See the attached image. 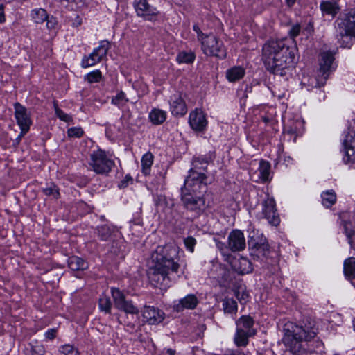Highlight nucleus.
I'll list each match as a JSON object with an SVG mask.
<instances>
[{
    "mask_svg": "<svg viewBox=\"0 0 355 355\" xmlns=\"http://www.w3.org/2000/svg\"><path fill=\"white\" fill-rule=\"evenodd\" d=\"M296 48L289 46L285 40H270L262 47V60L271 73L281 76L286 69L294 67Z\"/></svg>",
    "mask_w": 355,
    "mask_h": 355,
    "instance_id": "f257e3e1",
    "label": "nucleus"
},
{
    "mask_svg": "<svg viewBox=\"0 0 355 355\" xmlns=\"http://www.w3.org/2000/svg\"><path fill=\"white\" fill-rule=\"evenodd\" d=\"M316 329L309 325L304 326L291 324L286 325L284 328V334L282 342L292 354L313 353L315 348L322 346V343L319 340H314L316 337Z\"/></svg>",
    "mask_w": 355,
    "mask_h": 355,
    "instance_id": "f03ea898",
    "label": "nucleus"
},
{
    "mask_svg": "<svg viewBox=\"0 0 355 355\" xmlns=\"http://www.w3.org/2000/svg\"><path fill=\"white\" fill-rule=\"evenodd\" d=\"M207 177L205 173H198L194 171H189V175L181 187L182 193H190L191 195L207 198Z\"/></svg>",
    "mask_w": 355,
    "mask_h": 355,
    "instance_id": "7ed1b4c3",
    "label": "nucleus"
},
{
    "mask_svg": "<svg viewBox=\"0 0 355 355\" xmlns=\"http://www.w3.org/2000/svg\"><path fill=\"white\" fill-rule=\"evenodd\" d=\"M178 254V248L174 244L168 243L164 246H158L155 263L170 268L172 272H177L180 268V264L175 261Z\"/></svg>",
    "mask_w": 355,
    "mask_h": 355,
    "instance_id": "20e7f679",
    "label": "nucleus"
},
{
    "mask_svg": "<svg viewBox=\"0 0 355 355\" xmlns=\"http://www.w3.org/2000/svg\"><path fill=\"white\" fill-rule=\"evenodd\" d=\"M181 202L184 208L193 217L200 216L209 206L207 198L191 195L190 193L181 192Z\"/></svg>",
    "mask_w": 355,
    "mask_h": 355,
    "instance_id": "39448f33",
    "label": "nucleus"
},
{
    "mask_svg": "<svg viewBox=\"0 0 355 355\" xmlns=\"http://www.w3.org/2000/svg\"><path fill=\"white\" fill-rule=\"evenodd\" d=\"M171 272L170 268H166L155 263L148 271V279L153 286L166 289L169 286L171 282L169 277Z\"/></svg>",
    "mask_w": 355,
    "mask_h": 355,
    "instance_id": "423d86ee",
    "label": "nucleus"
},
{
    "mask_svg": "<svg viewBox=\"0 0 355 355\" xmlns=\"http://www.w3.org/2000/svg\"><path fill=\"white\" fill-rule=\"evenodd\" d=\"M334 57L332 53L329 51H324L320 53V70L318 76L321 77L320 80L315 78L311 79V85L313 86V83L315 84V87L323 86L325 83L326 80L328 78L329 73L334 70L333 62Z\"/></svg>",
    "mask_w": 355,
    "mask_h": 355,
    "instance_id": "0eeeda50",
    "label": "nucleus"
},
{
    "mask_svg": "<svg viewBox=\"0 0 355 355\" xmlns=\"http://www.w3.org/2000/svg\"><path fill=\"white\" fill-rule=\"evenodd\" d=\"M200 42L202 49L206 55L220 59L226 57V51L223 42L218 40L214 34H208Z\"/></svg>",
    "mask_w": 355,
    "mask_h": 355,
    "instance_id": "6e6552de",
    "label": "nucleus"
},
{
    "mask_svg": "<svg viewBox=\"0 0 355 355\" xmlns=\"http://www.w3.org/2000/svg\"><path fill=\"white\" fill-rule=\"evenodd\" d=\"M89 165L96 173L107 174L114 166V162L107 157L105 151L99 149L91 154Z\"/></svg>",
    "mask_w": 355,
    "mask_h": 355,
    "instance_id": "1a4fd4ad",
    "label": "nucleus"
},
{
    "mask_svg": "<svg viewBox=\"0 0 355 355\" xmlns=\"http://www.w3.org/2000/svg\"><path fill=\"white\" fill-rule=\"evenodd\" d=\"M336 22L340 36H355V8L340 16Z\"/></svg>",
    "mask_w": 355,
    "mask_h": 355,
    "instance_id": "9d476101",
    "label": "nucleus"
},
{
    "mask_svg": "<svg viewBox=\"0 0 355 355\" xmlns=\"http://www.w3.org/2000/svg\"><path fill=\"white\" fill-rule=\"evenodd\" d=\"M112 294L116 308L126 313L138 315L139 309L132 301L127 300L125 295L119 288H112Z\"/></svg>",
    "mask_w": 355,
    "mask_h": 355,
    "instance_id": "9b49d317",
    "label": "nucleus"
},
{
    "mask_svg": "<svg viewBox=\"0 0 355 355\" xmlns=\"http://www.w3.org/2000/svg\"><path fill=\"white\" fill-rule=\"evenodd\" d=\"M14 107L15 119L21 129V133L19 135L21 137L28 132L30 126L32 124V121L30 113L24 106L21 105L19 103H15Z\"/></svg>",
    "mask_w": 355,
    "mask_h": 355,
    "instance_id": "f8f14e48",
    "label": "nucleus"
},
{
    "mask_svg": "<svg viewBox=\"0 0 355 355\" xmlns=\"http://www.w3.org/2000/svg\"><path fill=\"white\" fill-rule=\"evenodd\" d=\"M137 15L152 21L157 15L156 8L150 6L147 0H135L133 3Z\"/></svg>",
    "mask_w": 355,
    "mask_h": 355,
    "instance_id": "ddd939ff",
    "label": "nucleus"
},
{
    "mask_svg": "<svg viewBox=\"0 0 355 355\" xmlns=\"http://www.w3.org/2000/svg\"><path fill=\"white\" fill-rule=\"evenodd\" d=\"M245 239L243 233L239 230H232L228 235L227 248L233 252H240L245 248Z\"/></svg>",
    "mask_w": 355,
    "mask_h": 355,
    "instance_id": "4468645a",
    "label": "nucleus"
},
{
    "mask_svg": "<svg viewBox=\"0 0 355 355\" xmlns=\"http://www.w3.org/2000/svg\"><path fill=\"white\" fill-rule=\"evenodd\" d=\"M340 217L349 243L352 246L353 243H355V214L342 213Z\"/></svg>",
    "mask_w": 355,
    "mask_h": 355,
    "instance_id": "2eb2a0df",
    "label": "nucleus"
},
{
    "mask_svg": "<svg viewBox=\"0 0 355 355\" xmlns=\"http://www.w3.org/2000/svg\"><path fill=\"white\" fill-rule=\"evenodd\" d=\"M263 214L268 221L272 225L277 226L279 223V218L277 214L275 202L273 198H268L263 203Z\"/></svg>",
    "mask_w": 355,
    "mask_h": 355,
    "instance_id": "dca6fc26",
    "label": "nucleus"
},
{
    "mask_svg": "<svg viewBox=\"0 0 355 355\" xmlns=\"http://www.w3.org/2000/svg\"><path fill=\"white\" fill-rule=\"evenodd\" d=\"M170 107L171 114L174 116H184L187 112V108L182 94L175 93L171 96Z\"/></svg>",
    "mask_w": 355,
    "mask_h": 355,
    "instance_id": "f3484780",
    "label": "nucleus"
},
{
    "mask_svg": "<svg viewBox=\"0 0 355 355\" xmlns=\"http://www.w3.org/2000/svg\"><path fill=\"white\" fill-rule=\"evenodd\" d=\"M145 322L150 324H158L164 320V313L154 306H146L142 311Z\"/></svg>",
    "mask_w": 355,
    "mask_h": 355,
    "instance_id": "a211bd4d",
    "label": "nucleus"
},
{
    "mask_svg": "<svg viewBox=\"0 0 355 355\" xmlns=\"http://www.w3.org/2000/svg\"><path fill=\"white\" fill-rule=\"evenodd\" d=\"M189 122L192 129L196 131L203 130L207 124L205 114L198 109L190 113Z\"/></svg>",
    "mask_w": 355,
    "mask_h": 355,
    "instance_id": "6ab92c4d",
    "label": "nucleus"
},
{
    "mask_svg": "<svg viewBox=\"0 0 355 355\" xmlns=\"http://www.w3.org/2000/svg\"><path fill=\"white\" fill-rule=\"evenodd\" d=\"M198 304V300L195 295L189 294L179 300L178 303L174 306L178 311H182L184 309H193Z\"/></svg>",
    "mask_w": 355,
    "mask_h": 355,
    "instance_id": "aec40b11",
    "label": "nucleus"
},
{
    "mask_svg": "<svg viewBox=\"0 0 355 355\" xmlns=\"http://www.w3.org/2000/svg\"><path fill=\"white\" fill-rule=\"evenodd\" d=\"M248 244L250 250L262 245H267L268 243L263 234L253 228L249 232Z\"/></svg>",
    "mask_w": 355,
    "mask_h": 355,
    "instance_id": "412c9836",
    "label": "nucleus"
},
{
    "mask_svg": "<svg viewBox=\"0 0 355 355\" xmlns=\"http://www.w3.org/2000/svg\"><path fill=\"white\" fill-rule=\"evenodd\" d=\"M248 244L250 250L262 245H267L268 243L263 234L253 228L249 232Z\"/></svg>",
    "mask_w": 355,
    "mask_h": 355,
    "instance_id": "4be33fe9",
    "label": "nucleus"
},
{
    "mask_svg": "<svg viewBox=\"0 0 355 355\" xmlns=\"http://www.w3.org/2000/svg\"><path fill=\"white\" fill-rule=\"evenodd\" d=\"M320 8L323 16L329 15L331 18L335 17L340 10L338 3L335 1H322Z\"/></svg>",
    "mask_w": 355,
    "mask_h": 355,
    "instance_id": "5701e85b",
    "label": "nucleus"
},
{
    "mask_svg": "<svg viewBox=\"0 0 355 355\" xmlns=\"http://www.w3.org/2000/svg\"><path fill=\"white\" fill-rule=\"evenodd\" d=\"M235 270L241 275L250 273L252 271L251 262L246 258L241 257L233 263Z\"/></svg>",
    "mask_w": 355,
    "mask_h": 355,
    "instance_id": "b1692460",
    "label": "nucleus"
},
{
    "mask_svg": "<svg viewBox=\"0 0 355 355\" xmlns=\"http://www.w3.org/2000/svg\"><path fill=\"white\" fill-rule=\"evenodd\" d=\"M250 254L254 260L263 261L269 255L270 250L269 244L262 245L257 248L250 249Z\"/></svg>",
    "mask_w": 355,
    "mask_h": 355,
    "instance_id": "393cba45",
    "label": "nucleus"
},
{
    "mask_svg": "<svg viewBox=\"0 0 355 355\" xmlns=\"http://www.w3.org/2000/svg\"><path fill=\"white\" fill-rule=\"evenodd\" d=\"M256 334V330H250L244 332L243 330H236L234 336V343L238 347H245L248 344L249 337Z\"/></svg>",
    "mask_w": 355,
    "mask_h": 355,
    "instance_id": "a878e982",
    "label": "nucleus"
},
{
    "mask_svg": "<svg viewBox=\"0 0 355 355\" xmlns=\"http://www.w3.org/2000/svg\"><path fill=\"white\" fill-rule=\"evenodd\" d=\"M254 320L250 315H243L236 321V330H243L244 332L255 330L253 328Z\"/></svg>",
    "mask_w": 355,
    "mask_h": 355,
    "instance_id": "bb28decb",
    "label": "nucleus"
},
{
    "mask_svg": "<svg viewBox=\"0 0 355 355\" xmlns=\"http://www.w3.org/2000/svg\"><path fill=\"white\" fill-rule=\"evenodd\" d=\"M245 71L244 68L240 66L233 67L226 71V78L229 82H236L245 76Z\"/></svg>",
    "mask_w": 355,
    "mask_h": 355,
    "instance_id": "cd10ccee",
    "label": "nucleus"
},
{
    "mask_svg": "<svg viewBox=\"0 0 355 355\" xmlns=\"http://www.w3.org/2000/svg\"><path fill=\"white\" fill-rule=\"evenodd\" d=\"M69 268L74 271L84 270L88 268V263L82 258L72 256L67 261Z\"/></svg>",
    "mask_w": 355,
    "mask_h": 355,
    "instance_id": "c85d7f7f",
    "label": "nucleus"
},
{
    "mask_svg": "<svg viewBox=\"0 0 355 355\" xmlns=\"http://www.w3.org/2000/svg\"><path fill=\"white\" fill-rule=\"evenodd\" d=\"M209 159L207 157H194L193 159L191 168L189 171H194L198 173H205L204 171L207 169Z\"/></svg>",
    "mask_w": 355,
    "mask_h": 355,
    "instance_id": "c756f323",
    "label": "nucleus"
},
{
    "mask_svg": "<svg viewBox=\"0 0 355 355\" xmlns=\"http://www.w3.org/2000/svg\"><path fill=\"white\" fill-rule=\"evenodd\" d=\"M166 118V113L160 109H153L149 114L150 121L154 125H159L163 123Z\"/></svg>",
    "mask_w": 355,
    "mask_h": 355,
    "instance_id": "7c9ffc66",
    "label": "nucleus"
},
{
    "mask_svg": "<svg viewBox=\"0 0 355 355\" xmlns=\"http://www.w3.org/2000/svg\"><path fill=\"white\" fill-rule=\"evenodd\" d=\"M344 273L349 279L355 278V258L349 257L344 262Z\"/></svg>",
    "mask_w": 355,
    "mask_h": 355,
    "instance_id": "2f4dec72",
    "label": "nucleus"
},
{
    "mask_svg": "<svg viewBox=\"0 0 355 355\" xmlns=\"http://www.w3.org/2000/svg\"><path fill=\"white\" fill-rule=\"evenodd\" d=\"M321 197L322 205L327 208L331 207L336 202V195L333 190L323 192Z\"/></svg>",
    "mask_w": 355,
    "mask_h": 355,
    "instance_id": "473e14b6",
    "label": "nucleus"
},
{
    "mask_svg": "<svg viewBox=\"0 0 355 355\" xmlns=\"http://www.w3.org/2000/svg\"><path fill=\"white\" fill-rule=\"evenodd\" d=\"M153 163V155L148 152L144 155L141 159L142 172L145 175H149L151 166Z\"/></svg>",
    "mask_w": 355,
    "mask_h": 355,
    "instance_id": "72a5a7b5",
    "label": "nucleus"
},
{
    "mask_svg": "<svg viewBox=\"0 0 355 355\" xmlns=\"http://www.w3.org/2000/svg\"><path fill=\"white\" fill-rule=\"evenodd\" d=\"M223 309L225 313L236 314L238 309L237 303L232 298L225 297L223 301Z\"/></svg>",
    "mask_w": 355,
    "mask_h": 355,
    "instance_id": "f704fd0d",
    "label": "nucleus"
},
{
    "mask_svg": "<svg viewBox=\"0 0 355 355\" xmlns=\"http://www.w3.org/2000/svg\"><path fill=\"white\" fill-rule=\"evenodd\" d=\"M115 230V227H110L107 225L100 226L97 229L98 236L103 241L108 240Z\"/></svg>",
    "mask_w": 355,
    "mask_h": 355,
    "instance_id": "c9c22d12",
    "label": "nucleus"
},
{
    "mask_svg": "<svg viewBox=\"0 0 355 355\" xmlns=\"http://www.w3.org/2000/svg\"><path fill=\"white\" fill-rule=\"evenodd\" d=\"M31 16L36 24H42L47 19L48 14L44 9L36 8L31 11Z\"/></svg>",
    "mask_w": 355,
    "mask_h": 355,
    "instance_id": "e433bc0d",
    "label": "nucleus"
},
{
    "mask_svg": "<svg viewBox=\"0 0 355 355\" xmlns=\"http://www.w3.org/2000/svg\"><path fill=\"white\" fill-rule=\"evenodd\" d=\"M259 175L262 181L266 182L269 180L270 164L265 160H261L259 163Z\"/></svg>",
    "mask_w": 355,
    "mask_h": 355,
    "instance_id": "4c0bfd02",
    "label": "nucleus"
},
{
    "mask_svg": "<svg viewBox=\"0 0 355 355\" xmlns=\"http://www.w3.org/2000/svg\"><path fill=\"white\" fill-rule=\"evenodd\" d=\"M101 60L99 58L98 54H96L94 51L92 53L89 55L87 57H85L82 60L81 65L84 68H87L89 67H92L95 65L96 63L100 62Z\"/></svg>",
    "mask_w": 355,
    "mask_h": 355,
    "instance_id": "58836bf2",
    "label": "nucleus"
},
{
    "mask_svg": "<svg viewBox=\"0 0 355 355\" xmlns=\"http://www.w3.org/2000/svg\"><path fill=\"white\" fill-rule=\"evenodd\" d=\"M110 48V43L107 40H103L100 42L98 47L94 49V51L98 54L101 60L106 56Z\"/></svg>",
    "mask_w": 355,
    "mask_h": 355,
    "instance_id": "ea45409f",
    "label": "nucleus"
},
{
    "mask_svg": "<svg viewBox=\"0 0 355 355\" xmlns=\"http://www.w3.org/2000/svg\"><path fill=\"white\" fill-rule=\"evenodd\" d=\"M195 54L194 53L189 51H181L177 55V61L179 63H186L190 64L192 63L195 60Z\"/></svg>",
    "mask_w": 355,
    "mask_h": 355,
    "instance_id": "a19ab883",
    "label": "nucleus"
},
{
    "mask_svg": "<svg viewBox=\"0 0 355 355\" xmlns=\"http://www.w3.org/2000/svg\"><path fill=\"white\" fill-rule=\"evenodd\" d=\"M128 102L125 94L121 91L115 96H113L111 101L112 104L116 105L119 107H123Z\"/></svg>",
    "mask_w": 355,
    "mask_h": 355,
    "instance_id": "79ce46f5",
    "label": "nucleus"
},
{
    "mask_svg": "<svg viewBox=\"0 0 355 355\" xmlns=\"http://www.w3.org/2000/svg\"><path fill=\"white\" fill-rule=\"evenodd\" d=\"M42 192L47 196H51L54 199H58L60 197V192L58 187L53 183H51L46 188L42 189Z\"/></svg>",
    "mask_w": 355,
    "mask_h": 355,
    "instance_id": "37998d69",
    "label": "nucleus"
},
{
    "mask_svg": "<svg viewBox=\"0 0 355 355\" xmlns=\"http://www.w3.org/2000/svg\"><path fill=\"white\" fill-rule=\"evenodd\" d=\"M345 157L343 161L345 164L355 163V147H344Z\"/></svg>",
    "mask_w": 355,
    "mask_h": 355,
    "instance_id": "c03bdc74",
    "label": "nucleus"
},
{
    "mask_svg": "<svg viewBox=\"0 0 355 355\" xmlns=\"http://www.w3.org/2000/svg\"><path fill=\"white\" fill-rule=\"evenodd\" d=\"M99 308L105 313H110L112 307V303L110 298L107 296H102L98 301Z\"/></svg>",
    "mask_w": 355,
    "mask_h": 355,
    "instance_id": "a18cd8bd",
    "label": "nucleus"
},
{
    "mask_svg": "<svg viewBox=\"0 0 355 355\" xmlns=\"http://www.w3.org/2000/svg\"><path fill=\"white\" fill-rule=\"evenodd\" d=\"M234 295L241 304H245L249 297L248 292L242 288H238L234 291Z\"/></svg>",
    "mask_w": 355,
    "mask_h": 355,
    "instance_id": "49530a36",
    "label": "nucleus"
},
{
    "mask_svg": "<svg viewBox=\"0 0 355 355\" xmlns=\"http://www.w3.org/2000/svg\"><path fill=\"white\" fill-rule=\"evenodd\" d=\"M343 147H355V132L352 130L348 131L343 140Z\"/></svg>",
    "mask_w": 355,
    "mask_h": 355,
    "instance_id": "de8ad7c7",
    "label": "nucleus"
},
{
    "mask_svg": "<svg viewBox=\"0 0 355 355\" xmlns=\"http://www.w3.org/2000/svg\"><path fill=\"white\" fill-rule=\"evenodd\" d=\"M101 72L100 70H95L89 73H88L85 79L88 81L89 83H98L101 79Z\"/></svg>",
    "mask_w": 355,
    "mask_h": 355,
    "instance_id": "09e8293b",
    "label": "nucleus"
},
{
    "mask_svg": "<svg viewBox=\"0 0 355 355\" xmlns=\"http://www.w3.org/2000/svg\"><path fill=\"white\" fill-rule=\"evenodd\" d=\"M54 108L56 116L65 122H69L72 120L71 116L65 114L61 109H60L57 103H54Z\"/></svg>",
    "mask_w": 355,
    "mask_h": 355,
    "instance_id": "8fccbe9b",
    "label": "nucleus"
},
{
    "mask_svg": "<svg viewBox=\"0 0 355 355\" xmlns=\"http://www.w3.org/2000/svg\"><path fill=\"white\" fill-rule=\"evenodd\" d=\"M84 134V131L80 127H73L68 129L67 135L69 137L80 138Z\"/></svg>",
    "mask_w": 355,
    "mask_h": 355,
    "instance_id": "3c124183",
    "label": "nucleus"
},
{
    "mask_svg": "<svg viewBox=\"0 0 355 355\" xmlns=\"http://www.w3.org/2000/svg\"><path fill=\"white\" fill-rule=\"evenodd\" d=\"M60 352L64 355H79L78 349L70 345H65L62 346Z\"/></svg>",
    "mask_w": 355,
    "mask_h": 355,
    "instance_id": "603ef678",
    "label": "nucleus"
},
{
    "mask_svg": "<svg viewBox=\"0 0 355 355\" xmlns=\"http://www.w3.org/2000/svg\"><path fill=\"white\" fill-rule=\"evenodd\" d=\"M184 243L188 250L193 252L196 243V239L192 236H188L184 239Z\"/></svg>",
    "mask_w": 355,
    "mask_h": 355,
    "instance_id": "864d4df0",
    "label": "nucleus"
},
{
    "mask_svg": "<svg viewBox=\"0 0 355 355\" xmlns=\"http://www.w3.org/2000/svg\"><path fill=\"white\" fill-rule=\"evenodd\" d=\"M46 21V27L49 30H55L58 25V21L53 16H47V19L45 20Z\"/></svg>",
    "mask_w": 355,
    "mask_h": 355,
    "instance_id": "5fc2aeb1",
    "label": "nucleus"
},
{
    "mask_svg": "<svg viewBox=\"0 0 355 355\" xmlns=\"http://www.w3.org/2000/svg\"><path fill=\"white\" fill-rule=\"evenodd\" d=\"M301 27L298 24H296L292 26L289 31V35L292 37L297 36L300 33Z\"/></svg>",
    "mask_w": 355,
    "mask_h": 355,
    "instance_id": "6e6d98bb",
    "label": "nucleus"
},
{
    "mask_svg": "<svg viewBox=\"0 0 355 355\" xmlns=\"http://www.w3.org/2000/svg\"><path fill=\"white\" fill-rule=\"evenodd\" d=\"M193 31L197 33L198 35V40L201 42L204 40V38L207 35L206 34H204L200 28H199V26L197 25V24H195L193 26Z\"/></svg>",
    "mask_w": 355,
    "mask_h": 355,
    "instance_id": "4d7b16f0",
    "label": "nucleus"
},
{
    "mask_svg": "<svg viewBox=\"0 0 355 355\" xmlns=\"http://www.w3.org/2000/svg\"><path fill=\"white\" fill-rule=\"evenodd\" d=\"M57 331L55 329H50L45 333V337L47 339L53 340L56 336Z\"/></svg>",
    "mask_w": 355,
    "mask_h": 355,
    "instance_id": "13d9d810",
    "label": "nucleus"
},
{
    "mask_svg": "<svg viewBox=\"0 0 355 355\" xmlns=\"http://www.w3.org/2000/svg\"><path fill=\"white\" fill-rule=\"evenodd\" d=\"M32 355H44V350L42 346L32 347Z\"/></svg>",
    "mask_w": 355,
    "mask_h": 355,
    "instance_id": "bf43d9fd",
    "label": "nucleus"
},
{
    "mask_svg": "<svg viewBox=\"0 0 355 355\" xmlns=\"http://www.w3.org/2000/svg\"><path fill=\"white\" fill-rule=\"evenodd\" d=\"M5 17H4V12H3V6L0 5V23L4 21Z\"/></svg>",
    "mask_w": 355,
    "mask_h": 355,
    "instance_id": "052dcab7",
    "label": "nucleus"
},
{
    "mask_svg": "<svg viewBox=\"0 0 355 355\" xmlns=\"http://www.w3.org/2000/svg\"><path fill=\"white\" fill-rule=\"evenodd\" d=\"M138 320V317L137 316L136 317V319L135 320V321L133 322H125V323L126 324V325L128 327H130L131 329H134L135 327V323Z\"/></svg>",
    "mask_w": 355,
    "mask_h": 355,
    "instance_id": "680f3d73",
    "label": "nucleus"
},
{
    "mask_svg": "<svg viewBox=\"0 0 355 355\" xmlns=\"http://www.w3.org/2000/svg\"><path fill=\"white\" fill-rule=\"evenodd\" d=\"M226 355H245L244 353L239 351L230 352Z\"/></svg>",
    "mask_w": 355,
    "mask_h": 355,
    "instance_id": "e2e57ef3",
    "label": "nucleus"
},
{
    "mask_svg": "<svg viewBox=\"0 0 355 355\" xmlns=\"http://www.w3.org/2000/svg\"><path fill=\"white\" fill-rule=\"evenodd\" d=\"M286 3L289 7H291L293 6L296 0H286Z\"/></svg>",
    "mask_w": 355,
    "mask_h": 355,
    "instance_id": "0e129e2a",
    "label": "nucleus"
},
{
    "mask_svg": "<svg viewBox=\"0 0 355 355\" xmlns=\"http://www.w3.org/2000/svg\"><path fill=\"white\" fill-rule=\"evenodd\" d=\"M166 353L168 354V355H175V351L174 349H168L166 350Z\"/></svg>",
    "mask_w": 355,
    "mask_h": 355,
    "instance_id": "69168bd1",
    "label": "nucleus"
},
{
    "mask_svg": "<svg viewBox=\"0 0 355 355\" xmlns=\"http://www.w3.org/2000/svg\"><path fill=\"white\" fill-rule=\"evenodd\" d=\"M121 187H126L125 183L124 182H121Z\"/></svg>",
    "mask_w": 355,
    "mask_h": 355,
    "instance_id": "338daca9",
    "label": "nucleus"
},
{
    "mask_svg": "<svg viewBox=\"0 0 355 355\" xmlns=\"http://www.w3.org/2000/svg\"><path fill=\"white\" fill-rule=\"evenodd\" d=\"M302 85H306V83L304 82V80H302Z\"/></svg>",
    "mask_w": 355,
    "mask_h": 355,
    "instance_id": "774afa93",
    "label": "nucleus"
}]
</instances>
